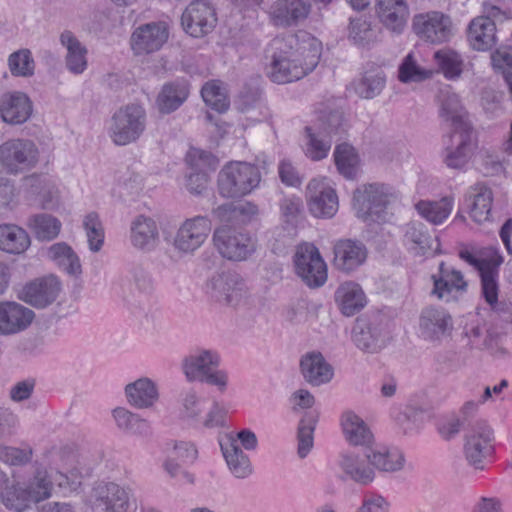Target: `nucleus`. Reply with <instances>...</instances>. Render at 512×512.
I'll list each match as a JSON object with an SVG mask.
<instances>
[{
	"label": "nucleus",
	"instance_id": "f257e3e1",
	"mask_svg": "<svg viewBox=\"0 0 512 512\" xmlns=\"http://www.w3.org/2000/svg\"><path fill=\"white\" fill-rule=\"evenodd\" d=\"M293 37L289 40L290 50L286 51L287 43L283 39L273 41L274 53L268 72L274 83L285 84L300 80L312 72L319 63L320 52L314 41L292 49Z\"/></svg>",
	"mask_w": 512,
	"mask_h": 512
},
{
	"label": "nucleus",
	"instance_id": "f03ea898",
	"mask_svg": "<svg viewBox=\"0 0 512 512\" xmlns=\"http://www.w3.org/2000/svg\"><path fill=\"white\" fill-rule=\"evenodd\" d=\"M46 459L51 473L52 483L60 487L76 489L81 479L89 476L101 460L100 455L89 459L85 454H78L71 446L53 447L46 453Z\"/></svg>",
	"mask_w": 512,
	"mask_h": 512
},
{
	"label": "nucleus",
	"instance_id": "7ed1b4c3",
	"mask_svg": "<svg viewBox=\"0 0 512 512\" xmlns=\"http://www.w3.org/2000/svg\"><path fill=\"white\" fill-rule=\"evenodd\" d=\"M52 480L48 471L38 468L28 482H7L0 492L5 507L14 512H23L32 504L51 496Z\"/></svg>",
	"mask_w": 512,
	"mask_h": 512
},
{
	"label": "nucleus",
	"instance_id": "20e7f679",
	"mask_svg": "<svg viewBox=\"0 0 512 512\" xmlns=\"http://www.w3.org/2000/svg\"><path fill=\"white\" fill-rule=\"evenodd\" d=\"M400 193L384 183L363 185L354 192L353 202L357 216L363 221H384L388 209L398 204Z\"/></svg>",
	"mask_w": 512,
	"mask_h": 512
},
{
	"label": "nucleus",
	"instance_id": "39448f33",
	"mask_svg": "<svg viewBox=\"0 0 512 512\" xmlns=\"http://www.w3.org/2000/svg\"><path fill=\"white\" fill-rule=\"evenodd\" d=\"M221 363L219 353L211 349H198L183 359L182 371L189 382H201L215 386L218 391L227 389V371L218 369Z\"/></svg>",
	"mask_w": 512,
	"mask_h": 512
},
{
	"label": "nucleus",
	"instance_id": "423d86ee",
	"mask_svg": "<svg viewBox=\"0 0 512 512\" xmlns=\"http://www.w3.org/2000/svg\"><path fill=\"white\" fill-rule=\"evenodd\" d=\"M261 181L260 170L248 162H230L219 172L217 186L224 198H241L250 194Z\"/></svg>",
	"mask_w": 512,
	"mask_h": 512
},
{
	"label": "nucleus",
	"instance_id": "0eeeda50",
	"mask_svg": "<svg viewBox=\"0 0 512 512\" xmlns=\"http://www.w3.org/2000/svg\"><path fill=\"white\" fill-rule=\"evenodd\" d=\"M146 111L139 104L119 108L111 117L108 134L112 142L125 146L137 141L146 129Z\"/></svg>",
	"mask_w": 512,
	"mask_h": 512
},
{
	"label": "nucleus",
	"instance_id": "6e6552de",
	"mask_svg": "<svg viewBox=\"0 0 512 512\" xmlns=\"http://www.w3.org/2000/svg\"><path fill=\"white\" fill-rule=\"evenodd\" d=\"M495 452L493 429L484 421H477L464 436L463 455L468 465L484 470Z\"/></svg>",
	"mask_w": 512,
	"mask_h": 512
},
{
	"label": "nucleus",
	"instance_id": "1a4fd4ad",
	"mask_svg": "<svg viewBox=\"0 0 512 512\" xmlns=\"http://www.w3.org/2000/svg\"><path fill=\"white\" fill-rule=\"evenodd\" d=\"M458 255L479 272L481 286H486V290L491 293L498 278L499 267L503 263L499 250L493 246L470 244L462 246Z\"/></svg>",
	"mask_w": 512,
	"mask_h": 512
},
{
	"label": "nucleus",
	"instance_id": "9d476101",
	"mask_svg": "<svg viewBox=\"0 0 512 512\" xmlns=\"http://www.w3.org/2000/svg\"><path fill=\"white\" fill-rule=\"evenodd\" d=\"M213 242L221 256L231 261H245L257 249V241L250 233L226 226L214 231Z\"/></svg>",
	"mask_w": 512,
	"mask_h": 512
},
{
	"label": "nucleus",
	"instance_id": "9b49d317",
	"mask_svg": "<svg viewBox=\"0 0 512 512\" xmlns=\"http://www.w3.org/2000/svg\"><path fill=\"white\" fill-rule=\"evenodd\" d=\"M38 160V147L30 139H10L0 145V163L11 174L33 169Z\"/></svg>",
	"mask_w": 512,
	"mask_h": 512
},
{
	"label": "nucleus",
	"instance_id": "f8f14e48",
	"mask_svg": "<svg viewBox=\"0 0 512 512\" xmlns=\"http://www.w3.org/2000/svg\"><path fill=\"white\" fill-rule=\"evenodd\" d=\"M477 146L473 126L450 129L444 138L443 162L451 169H463Z\"/></svg>",
	"mask_w": 512,
	"mask_h": 512
},
{
	"label": "nucleus",
	"instance_id": "ddd939ff",
	"mask_svg": "<svg viewBox=\"0 0 512 512\" xmlns=\"http://www.w3.org/2000/svg\"><path fill=\"white\" fill-rule=\"evenodd\" d=\"M296 274L310 288H319L327 281V266L318 248L310 243L297 247L294 255Z\"/></svg>",
	"mask_w": 512,
	"mask_h": 512
},
{
	"label": "nucleus",
	"instance_id": "4468645a",
	"mask_svg": "<svg viewBox=\"0 0 512 512\" xmlns=\"http://www.w3.org/2000/svg\"><path fill=\"white\" fill-rule=\"evenodd\" d=\"M206 292L211 299L218 303L235 305L245 293V282L236 271H222L208 280Z\"/></svg>",
	"mask_w": 512,
	"mask_h": 512
},
{
	"label": "nucleus",
	"instance_id": "2eb2a0df",
	"mask_svg": "<svg viewBox=\"0 0 512 512\" xmlns=\"http://www.w3.org/2000/svg\"><path fill=\"white\" fill-rule=\"evenodd\" d=\"M216 23L215 8L205 0L192 1L181 16L184 31L194 38H200L212 32Z\"/></svg>",
	"mask_w": 512,
	"mask_h": 512
},
{
	"label": "nucleus",
	"instance_id": "dca6fc26",
	"mask_svg": "<svg viewBox=\"0 0 512 512\" xmlns=\"http://www.w3.org/2000/svg\"><path fill=\"white\" fill-rule=\"evenodd\" d=\"M412 28L419 38L432 44L447 42L452 36L450 18L438 11L415 15Z\"/></svg>",
	"mask_w": 512,
	"mask_h": 512
},
{
	"label": "nucleus",
	"instance_id": "f3484780",
	"mask_svg": "<svg viewBox=\"0 0 512 512\" xmlns=\"http://www.w3.org/2000/svg\"><path fill=\"white\" fill-rule=\"evenodd\" d=\"M211 229V220L206 216L186 219L177 230L174 247L181 252L192 253L203 245Z\"/></svg>",
	"mask_w": 512,
	"mask_h": 512
},
{
	"label": "nucleus",
	"instance_id": "a211bd4d",
	"mask_svg": "<svg viewBox=\"0 0 512 512\" xmlns=\"http://www.w3.org/2000/svg\"><path fill=\"white\" fill-rule=\"evenodd\" d=\"M308 208L318 218H331L338 210V196L326 179L314 178L307 185Z\"/></svg>",
	"mask_w": 512,
	"mask_h": 512
},
{
	"label": "nucleus",
	"instance_id": "6ab92c4d",
	"mask_svg": "<svg viewBox=\"0 0 512 512\" xmlns=\"http://www.w3.org/2000/svg\"><path fill=\"white\" fill-rule=\"evenodd\" d=\"M191 172L186 177V188L191 194H201L208 185L209 172L216 169L215 157L207 151L191 149L186 156Z\"/></svg>",
	"mask_w": 512,
	"mask_h": 512
},
{
	"label": "nucleus",
	"instance_id": "aec40b11",
	"mask_svg": "<svg viewBox=\"0 0 512 512\" xmlns=\"http://www.w3.org/2000/svg\"><path fill=\"white\" fill-rule=\"evenodd\" d=\"M60 291V281L57 277L50 275L25 284L19 291L18 298L35 308L42 309L51 305Z\"/></svg>",
	"mask_w": 512,
	"mask_h": 512
},
{
	"label": "nucleus",
	"instance_id": "412c9836",
	"mask_svg": "<svg viewBox=\"0 0 512 512\" xmlns=\"http://www.w3.org/2000/svg\"><path fill=\"white\" fill-rule=\"evenodd\" d=\"M419 335L426 341L439 342L453 329L451 315L443 308L429 306L419 316Z\"/></svg>",
	"mask_w": 512,
	"mask_h": 512
},
{
	"label": "nucleus",
	"instance_id": "4be33fe9",
	"mask_svg": "<svg viewBox=\"0 0 512 512\" xmlns=\"http://www.w3.org/2000/svg\"><path fill=\"white\" fill-rule=\"evenodd\" d=\"M311 11L309 0H276L269 9L274 26L288 28L303 22Z\"/></svg>",
	"mask_w": 512,
	"mask_h": 512
},
{
	"label": "nucleus",
	"instance_id": "5701e85b",
	"mask_svg": "<svg viewBox=\"0 0 512 512\" xmlns=\"http://www.w3.org/2000/svg\"><path fill=\"white\" fill-rule=\"evenodd\" d=\"M168 39V30L163 22H151L138 27L131 36V47L136 55L158 51Z\"/></svg>",
	"mask_w": 512,
	"mask_h": 512
},
{
	"label": "nucleus",
	"instance_id": "b1692460",
	"mask_svg": "<svg viewBox=\"0 0 512 512\" xmlns=\"http://www.w3.org/2000/svg\"><path fill=\"white\" fill-rule=\"evenodd\" d=\"M333 265L342 272L350 273L360 267L367 258V248L363 242L353 239H340L333 247Z\"/></svg>",
	"mask_w": 512,
	"mask_h": 512
},
{
	"label": "nucleus",
	"instance_id": "393cba45",
	"mask_svg": "<svg viewBox=\"0 0 512 512\" xmlns=\"http://www.w3.org/2000/svg\"><path fill=\"white\" fill-rule=\"evenodd\" d=\"M93 506L97 512H127L130 507L129 494L116 483H101L94 489Z\"/></svg>",
	"mask_w": 512,
	"mask_h": 512
},
{
	"label": "nucleus",
	"instance_id": "a878e982",
	"mask_svg": "<svg viewBox=\"0 0 512 512\" xmlns=\"http://www.w3.org/2000/svg\"><path fill=\"white\" fill-rule=\"evenodd\" d=\"M34 317V312L20 303L0 302V335L9 336L26 330Z\"/></svg>",
	"mask_w": 512,
	"mask_h": 512
},
{
	"label": "nucleus",
	"instance_id": "bb28decb",
	"mask_svg": "<svg viewBox=\"0 0 512 512\" xmlns=\"http://www.w3.org/2000/svg\"><path fill=\"white\" fill-rule=\"evenodd\" d=\"M438 102L439 116L444 122L449 124L450 129L472 126L459 96L449 86L440 89Z\"/></svg>",
	"mask_w": 512,
	"mask_h": 512
},
{
	"label": "nucleus",
	"instance_id": "cd10ccee",
	"mask_svg": "<svg viewBox=\"0 0 512 512\" xmlns=\"http://www.w3.org/2000/svg\"><path fill=\"white\" fill-rule=\"evenodd\" d=\"M388 331L382 320L376 318L364 326L357 325L353 330V342L362 351L377 353L386 345Z\"/></svg>",
	"mask_w": 512,
	"mask_h": 512
},
{
	"label": "nucleus",
	"instance_id": "c85d7f7f",
	"mask_svg": "<svg viewBox=\"0 0 512 512\" xmlns=\"http://www.w3.org/2000/svg\"><path fill=\"white\" fill-rule=\"evenodd\" d=\"M433 290L432 294L438 299L449 301L452 293L465 292L467 290V282L461 271L453 267L447 266L445 262L439 264L438 272L432 275Z\"/></svg>",
	"mask_w": 512,
	"mask_h": 512
},
{
	"label": "nucleus",
	"instance_id": "c756f323",
	"mask_svg": "<svg viewBox=\"0 0 512 512\" xmlns=\"http://www.w3.org/2000/svg\"><path fill=\"white\" fill-rule=\"evenodd\" d=\"M130 242L138 250H153L159 242L156 221L143 214L136 216L130 224Z\"/></svg>",
	"mask_w": 512,
	"mask_h": 512
},
{
	"label": "nucleus",
	"instance_id": "7c9ffc66",
	"mask_svg": "<svg viewBox=\"0 0 512 512\" xmlns=\"http://www.w3.org/2000/svg\"><path fill=\"white\" fill-rule=\"evenodd\" d=\"M300 370L304 379L313 386H320L331 381L333 367L317 351L308 352L301 357Z\"/></svg>",
	"mask_w": 512,
	"mask_h": 512
},
{
	"label": "nucleus",
	"instance_id": "2f4dec72",
	"mask_svg": "<svg viewBox=\"0 0 512 512\" xmlns=\"http://www.w3.org/2000/svg\"><path fill=\"white\" fill-rule=\"evenodd\" d=\"M32 113V103L21 92L4 94L0 101V114L4 122L18 125L26 122Z\"/></svg>",
	"mask_w": 512,
	"mask_h": 512
},
{
	"label": "nucleus",
	"instance_id": "473e14b6",
	"mask_svg": "<svg viewBox=\"0 0 512 512\" xmlns=\"http://www.w3.org/2000/svg\"><path fill=\"white\" fill-rule=\"evenodd\" d=\"M338 466L347 478L360 485L372 483L376 476L365 454L361 457L354 452H342L339 455Z\"/></svg>",
	"mask_w": 512,
	"mask_h": 512
},
{
	"label": "nucleus",
	"instance_id": "72a5a7b5",
	"mask_svg": "<svg viewBox=\"0 0 512 512\" xmlns=\"http://www.w3.org/2000/svg\"><path fill=\"white\" fill-rule=\"evenodd\" d=\"M376 12L383 25L397 33L403 30L409 17L406 0H377Z\"/></svg>",
	"mask_w": 512,
	"mask_h": 512
},
{
	"label": "nucleus",
	"instance_id": "f704fd0d",
	"mask_svg": "<svg viewBox=\"0 0 512 512\" xmlns=\"http://www.w3.org/2000/svg\"><path fill=\"white\" fill-rule=\"evenodd\" d=\"M467 39L474 50H490L497 42L496 24L487 17L474 18L468 26Z\"/></svg>",
	"mask_w": 512,
	"mask_h": 512
},
{
	"label": "nucleus",
	"instance_id": "c9c22d12",
	"mask_svg": "<svg viewBox=\"0 0 512 512\" xmlns=\"http://www.w3.org/2000/svg\"><path fill=\"white\" fill-rule=\"evenodd\" d=\"M220 447L229 470L236 478L244 479L252 474L251 461L233 436H227L224 442L221 441Z\"/></svg>",
	"mask_w": 512,
	"mask_h": 512
},
{
	"label": "nucleus",
	"instance_id": "e433bc0d",
	"mask_svg": "<svg viewBox=\"0 0 512 512\" xmlns=\"http://www.w3.org/2000/svg\"><path fill=\"white\" fill-rule=\"evenodd\" d=\"M125 395L128 403L138 409L152 407L159 398L156 384L147 377L139 378L127 384Z\"/></svg>",
	"mask_w": 512,
	"mask_h": 512
},
{
	"label": "nucleus",
	"instance_id": "4c0bfd02",
	"mask_svg": "<svg viewBox=\"0 0 512 512\" xmlns=\"http://www.w3.org/2000/svg\"><path fill=\"white\" fill-rule=\"evenodd\" d=\"M335 302L345 316H353L366 305V296L359 284L345 282L335 291Z\"/></svg>",
	"mask_w": 512,
	"mask_h": 512
},
{
	"label": "nucleus",
	"instance_id": "58836bf2",
	"mask_svg": "<svg viewBox=\"0 0 512 512\" xmlns=\"http://www.w3.org/2000/svg\"><path fill=\"white\" fill-rule=\"evenodd\" d=\"M60 42L67 50L65 64L68 71L74 75L82 74L88 66L86 47L68 30L61 33Z\"/></svg>",
	"mask_w": 512,
	"mask_h": 512
},
{
	"label": "nucleus",
	"instance_id": "ea45409f",
	"mask_svg": "<svg viewBox=\"0 0 512 512\" xmlns=\"http://www.w3.org/2000/svg\"><path fill=\"white\" fill-rule=\"evenodd\" d=\"M470 217L477 223H483L490 219L493 202V194L484 184H476L471 187L468 198Z\"/></svg>",
	"mask_w": 512,
	"mask_h": 512
},
{
	"label": "nucleus",
	"instance_id": "a19ab883",
	"mask_svg": "<svg viewBox=\"0 0 512 512\" xmlns=\"http://www.w3.org/2000/svg\"><path fill=\"white\" fill-rule=\"evenodd\" d=\"M437 242L428 233L425 225L420 222H410L404 227L403 244L414 256H423L433 249Z\"/></svg>",
	"mask_w": 512,
	"mask_h": 512
},
{
	"label": "nucleus",
	"instance_id": "79ce46f5",
	"mask_svg": "<svg viewBox=\"0 0 512 512\" xmlns=\"http://www.w3.org/2000/svg\"><path fill=\"white\" fill-rule=\"evenodd\" d=\"M365 457L372 468L380 472H397L402 470L405 464L404 454L396 448L368 449Z\"/></svg>",
	"mask_w": 512,
	"mask_h": 512
},
{
	"label": "nucleus",
	"instance_id": "37998d69",
	"mask_svg": "<svg viewBox=\"0 0 512 512\" xmlns=\"http://www.w3.org/2000/svg\"><path fill=\"white\" fill-rule=\"evenodd\" d=\"M189 96V85L185 81H174L163 85L156 98L158 110L169 114L177 110Z\"/></svg>",
	"mask_w": 512,
	"mask_h": 512
},
{
	"label": "nucleus",
	"instance_id": "c03bdc74",
	"mask_svg": "<svg viewBox=\"0 0 512 512\" xmlns=\"http://www.w3.org/2000/svg\"><path fill=\"white\" fill-rule=\"evenodd\" d=\"M341 425L346 440L355 446H368L372 443L373 434L366 423L352 411L342 415Z\"/></svg>",
	"mask_w": 512,
	"mask_h": 512
},
{
	"label": "nucleus",
	"instance_id": "a18cd8bd",
	"mask_svg": "<svg viewBox=\"0 0 512 512\" xmlns=\"http://www.w3.org/2000/svg\"><path fill=\"white\" fill-rule=\"evenodd\" d=\"M321 106L316 111V120L312 126L329 137L344 131L345 120L343 111L338 107H331L330 105Z\"/></svg>",
	"mask_w": 512,
	"mask_h": 512
},
{
	"label": "nucleus",
	"instance_id": "49530a36",
	"mask_svg": "<svg viewBox=\"0 0 512 512\" xmlns=\"http://www.w3.org/2000/svg\"><path fill=\"white\" fill-rule=\"evenodd\" d=\"M30 245L27 232L13 224L0 225V250L10 254H20Z\"/></svg>",
	"mask_w": 512,
	"mask_h": 512
},
{
	"label": "nucleus",
	"instance_id": "de8ad7c7",
	"mask_svg": "<svg viewBox=\"0 0 512 512\" xmlns=\"http://www.w3.org/2000/svg\"><path fill=\"white\" fill-rule=\"evenodd\" d=\"M48 257L69 275L77 276L82 272L79 257L65 242L55 243L50 246Z\"/></svg>",
	"mask_w": 512,
	"mask_h": 512
},
{
	"label": "nucleus",
	"instance_id": "09e8293b",
	"mask_svg": "<svg viewBox=\"0 0 512 512\" xmlns=\"http://www.w3.org/2000/svg\"><path fill=\"white\" fill-rule=\"evenodd\" d=\"M433 60L446 79L456 80L463 72L464 60L453 49L443 48L437 50L433 55Z\"/></svg>",
	"mask_w": 512,
	"mask_h": 512
},
{
	"label": "nucleus",
	"instance_id": "8fccbe9b",
	"mask_svg": "<svg viewBox=\"0 0 512 512\" xmlns=\"http://www.w3.org/2000/svg\"><path fill=\"white\" fill-rule=\"evenodd\" d=\"M453 199L443 197L438 201H420L416 204L418 213L432 224L438 225L451 214Z\"/></svg>",
	"mask_w": 512,
	"mask_h": 512
},
{
	"label": "nucleus",
	"instance_id": "3c124183",
	"mask_svg": "<svg viewBox=\"0 0 512 512\" xmlns=\"http://www.w3.org/2000/svg\"><path fill=\"white\" fill-rule=\"evenodd\" d=\"M333 156L339 173L347 179H353L359 164L355 149L347 143H342L336 146Z\"/></svg>",
	"mask_w": 512,
	"mask_h": 512
},
{
	"label": "nucleus",
	"instance_id": "603ef678",
	"mask_svg": "<svg viewBox=\"0 0 512 512\" xmlns=\"http://www.w3.org/2000/svg\"><path fill=\"white\" fill-rule=\"evenodd\" d=\"M113 417L117 427L129 434L147 435L149 433V423L139 415L118 407L113 410Z\"/></svg>",
	"mask_w": 512,
	"mask_h": 512
},
{
	"label": "nucleus",
	"instance_id": "864d4df0",
	"mask_svg": "<svg viewBox=\"0 0 512 512\" xmlns=\"http://www.w3.org/2000/svg\"><path fill=\"white\" fill-rule=\"evenodd\" d=\"M205 400L193 389L182 391L179 398V415L189 422H197L204 411Z\"/></svg>",
	"mask_w": 512,
	"mask_h": 512
},
{
	"label": "nucleus",
	"instance_id": "5fc2aeb1",
	"mask_svg": "<svg viewBox=\"0 0 512 512\" xmlns=\"http://www.w3.org/2000/svg\"><path fill=\"white\" fill-rule=\"evenodd\" d=\"M306 149L305 154L314 161H319L327 157L331 148V140L326 139L323 133L316 130L313 126H306Z\"/></svg>",
	"mask_w": 512,
	"mask_h": 512
},
{
	"label": "nucleus",
	"instance_id": "6e6d98bb",
	"mask_svg": "<svg viewBox=\"0 0 512 512\" xmlns=\"http://www.w3.org/2000/svg\"><path fill=\"white\" fill-rule=\"evenodd\" d=\"M29 226L37 239L50 241L56 238L61 230V222L48 214L34 215L29 220Z\"/></svg>",
	"mask_w": 512,
	"mask_h": 512
},
{
	"label": "nucleus",
	"instance_id": "4d7b16f0",
	"mask_svg": "<svg viewBox=\"0 0 512 512\" xmlns=\"http://www.w3.org/2000/svg\"><path fill=\"white\" fill-rule=\"evenodd\" d=\"M201 95L204 102L217 112L223 113L229 108V98L220 81L207 82L201 89Z\"/></svg>",
	"mask_w": 512,
	"mask_h": 512
},
{
	"label": "nucleus",
	"instance_id": "13d9d810",
	"mask_svg": "<svg viewBox=\"0 0 512 512\" xmlns=\"http://www.w3.org/2000/svg\"><path fill=\"white\" fill-rule=\"evenodd\" d=\"M386 79L382 71L365 72L355 84V92L365 99H373L385 87Z\"/></svg>",
	"mask_w": 512,
	"mask_h": 512
},
{
	"label": "nucleus",
	"instance_id": "bf43d9fd",
	"mask_svg": "<svg viewBox=\"0 0 512 512\" xmlns=\"http://www.w3.org/2000/svg\"><path fill=\"white\" fill-rule=\"evenodd\" d=\"M317 415L313 412L306 413L298 426V455L305 458L313 447V434L317 423Z\"/></svg>",
	"mask_w": 512,
	"mask_h": 512
},
{
	"label": "nucleus",
	"instance_id": "052dcab7",
	"mask_svg": "<svg viewBox=\"0 0 512 512\" xmlns=\"http://www.w3.org/2000/svg\"><path fill=\"white\" fill-rule=\"evenodd\" d=\"M89 248L93 252L101 250L104 243V229L96 212L88 213L83 220Z\"/></svg>",
	"mask_w": 512,
	"mask_h": 512
},
{
	"label": "nucleus",
	"instance_id": "680f3d73",
	"mask_svg": "<svg viewBox=\"0 0 512 512\" xmlns=\"http://www.w3.org/2000/svg\"><path fill=\"white\" fill-rule=\"evenodd\" d=\"M8 64L14 76L30 77L34 74L35 62L28 49L12 53L8 58Z\"/></svg>",
	"mask_w": 512,
	"mask_h": 512
},
{
	"label": "nucleus",
	"instance_id": "e2e57ef3",
	"mask_svg": "<svg viewBox=\"0 0 512 512\" xmlns=\"http://www.w3.org/2000/svg\"><path fill=\"white\" fill-rule=\"evenodd\" d=\"M33 457V449L30 445L22 447L0 445V461L10 466H24Z\"/></svg>",
	"mask_w": 512,
	"mask_h": 512
},
{
	"label": "nucleus",
	"instance_id": "0e129e2a",
	"mask_svg": "<svg viewBox=\"0 0 512 512\" xmlns=\"http://www.w3.org/2000/svg\"><path fill=\"white\" fill-rule=\"evenodd\" d=\"M431 76L432 71L419 67L412 53H409L403 59L398 69V78L403 83L419 82L430 78Z\"/></svg>",
	"mask_w": 512,
	"mask_h": 512
},
{
	"label": "nucleus",
	"instance_id": "69168bd1",
	"mask_svg": "<svg viewBox=\"0 0 512 512\" xmlns=\"http://www.w3.org/2000/svg\"><path fill=\"white\" fill-rule=\"evenodd\" d=\"M482 294L491 310L499 315L502 321L512 323V302L506 300H498V282H494V289L490 293L486 290V286H482Z\"/></svg>",
	"mask_w": 512,
	"mask_h": 512
},
{
	"label": "nucleus",
	"instance_id": "338daca9",
	"mask_svg": "<svg viewBox=\"0 0 512 512\" xmlns=\"http://www.w3.org/2000/svg\"><path fill=\"white\" fill-rule=\"evenodd\" d=\"M279 207L284 221L290 224H297L304 213L303 201L296 195L283 197Z\"/></svg>",
	"mask_w": 512,
	"mask_h": 512
},
{
	"label": "nucleus",
	"instance_id": "774afa93",
	"mask_svg": "<svg viewBox=\"0 0 512 512\" xmlns=\"http://www.w3.org/2000/svg\"><path fill=\"white\" fill-rule=\"evenodd\" d=\"M349 37L356 44H363L371 39V24L366 17L350 18Z\"/></svg>",
	"mask_w": 512,
	"mask_h": 512
}]
</instances>
